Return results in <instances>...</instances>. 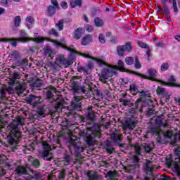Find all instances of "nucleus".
<instances>
[{"mask_svg":"<svg viewBox=\"0 0 180 180\" xmlns=\"http://www.w3.org/2000/svg\"><path fill=\"white\" fill-rule=\"evenodd\" d=\"M84 28L79 27L76 29L73 34V39H75V40H79V39L82 37V34H84Z\"/></svg>","mask_w":180,"mask_h":180,"instance_id":"nucleus-18","label":"nucleus"},{"mask_svg":"<svg viewBox=\"0 0 180 180\" xmlns=\"http://www.w3.org/2000/svg\"><path fill=\"white\" fill-rule=\"evenodd\" d=\"M70 146L75 148V155L76 158L73 161V164H79V165H82L84 157L81 154V153H84V148L81 146V142L77 139L71 140Z\"/></svg>","mask_w":180,"mask_h":180,"instance_id":"nucleus-4","label":"nucleus"},{"mask_svg":"<svg viewBox=\"0 0 180 180\" xmlns=\"http://www.w3.org/2000/svg\"><path fill=\"white\" fill-rule=\"evenodd\" d=\"M122 139L123 134L117 131H115L111 134V140H112L115 146H118L120 148H126V143H122Z\"/></svg>","mask_w":180,"mask_h":180,"instance_id":"nucleus-7","label":"nucleus"},{"mask_svg":"<svg viewBox=\"0 0 180 180\" xmlns=\"http://www.w3.org/2000/svg\"><path fill=\"white\" fill-rule=\"evenodd\" d=\"M72 161V156L68 153H65L63 156V162L65 165H70Z\"/></svg>","mask_w":180,"mask_h":180,"instance_id":"nucleus-29","label":"nucleus"},{"mask_svg":"<svg viewBox=\"0 0 180 180\" xmlns=\"http://www.w3.org/2000/svg\"><path fill=\"white\" fill-rule=\"evenodd\" d=\"M31 165L34 167V168H39L41 163L40 160L39 159H33V160L31 162Z\"/></svg>","mask_w":180,"mask_h":180,"instance_id":"nucleus-39","label":"nucleus"},{"mask_svg":"<svg viewBox=\"0 0 180 180\" xmlns=\"http://www.w3.org/2000/svg\"><path fill=\"white\" fill-rule=\"evenodd\" d=\"M168 68H169V65H168V63H163L161 65V71H166Z\"/></svg>","mask_w":180,"mask_h":180,"instance_id":"nucleus-57","label":"nucleus"},{"mask_svg":"<svg viewBox=\"0 0 180 180\" xmlns=\"http://www.w3.org/2000/svg\"><path fill=\"white\" fill-rule=\"evenodd\" d=\"M117 172L116 170H110L107 172L105 178H108V180H117Z\"/></svg>","mask_w":180,"mask_h":180,"instance_id":"nucleus-19","label":"nucleus"},{"mask_svg":"<svg viewBox=\"0 0 180 180\" xmlns=\"http://www.w3.org/2000/svg\"><path fill=\"white\" fill-rule=\"evenodd\" d=\"M134 166L129 165L127 167H124V169L125 172H127L128 174H133L134 172Z\"/></svg>","mask_w":180,"mask_h":180,"instance_id":"nucleus-40","label":"nucleus"},{"mask_svg":"<svg viewBox=\"0 0 180 180\" xmlns=\"http://www.w3.org/2000/svg\"><path fill=\"white\" fill-rule=\"evenodd\" d=\"M86 176L88 178V180H98V179H101V176H99V174H98V172H91V171H88L86 172Z\"/></svg>","mask_w":180,"mask_h":180,"instance_id":"nucleus-17","label":"nucleus"},{"mask_svg":"<svg viewBox=\"0 0 180 180\" xmlns=\"http://www.w3.org/2000/svg\"><path fill=\"white\" fill-rule=\"evenodd\" d=\"M112 77V69L104 68L101 70V75H99L100 81L106 84V79H109Z\"/></svg>","mask_w":180,"mask_h":180,"instance_id":"nucleus-10","label":"nucleus"},{"mask_svg":"<svg viewBox=\"0 0 180 180\" xmlns=\"http://www.w3.org/2000/svg\"><path fill=\"white\" fill-rule=\"evenodd\" d=\"M141 147H142V150H143V151L146 153L148 154L150 153H151V151H153V150H154V143H153L152 141H143L141 144Z\"/></svg>","mask_w":180,"mask_h":180,"instance_id":"nucleus-11","label":"nucleus"},{"mask_svg":"<svg viewBox=\"0 0 180 180\" xmlns=\"http://www.w3.org/2000/svg\"><path fill=\"white\" fill-rule=\"evenodd\" d=\"M173 2V8L174 12H178V6H176V0H172Z\"/></svg>","mask_w":180,"mask_h":180,"instance_id":"nucleus-63","label":"nucleus"},{"mask_svg":"<svg viewBox=\"0 0 180 180\" xmlns=\"http://www.w3.org/2000/svg\"><path fill=\"white\" fill-rule=\"evenodd\" d=\"M156 92L158 95H162L164 97H165V99H169V94L167 91H165V89L158 86Z\"/></svg>","mask_w":180,"mask_h":180,"instance_id":"nucleus-24","label":"nucleus"},{"mask_svg":"<svg viewBox=\"0 0 180 180\" xmlns=\"http://www.w3.org/2000/svg\"><path fill=\"white\" fill-rule=\"evenodd\" d=\"M53 53V49L49 46H46L44 49V54L46 56V57H50L51 56V53Z\"/></svg>","mask_w":180,"mask_h":180,"instance_id":"nucleus-41","label":"nucleus"},{"mask_svg":"<svg viewBox=\"0 0 180 180\" xmlns=\"http://www.w3.org/2000/svg\"><path fill=\"white\" fill-rule=\"evenodd\" d=\"M31 85L32 86H34V88H40L43 84L41 83V80L37 79Z\"/></svg>","mask_w":180,"mask_h":180,"instance_id":"nucleus-37","label":"nucleus"},{"mask_svg":"<svg viewBox=\"0 0 180 180\" xmlns=\"http://www.w3.org/2000/svg\"><path fill=\"white\" fill-rule=\"evenodd\" d=\"M93 108L94 107L89 106L86 109V117L89 122H94L95 119H96V115L95 114V112L92 110Z\"/></svg>","mask_w":180,"mask_h":180,"instance_id":"nucleus-14","label":"nucleus"},{"mask_svg":"<svg viewBox=\"0 0 180 180\" xmlns=\"http://www.w3.org/2000/svg\"><path fill=\"white\" fill-rule=\"evenodd\" d=\"M56 27H58L59 30H63L64 29V20H60L58 23L56 24Z\"/></svg>","mask_w":180,"mask_h":180,"instance_id":"nucleus-46","label":"nucleus"},{"mask_svg":"<svg viewBox=\"0 0 180 180\" xmlns=\"http://www.w3.org/2000/svg\"><path fill=\"white\" fill-rule=\"evenodd\" d=\"M37 113L38 116L44 117V116H46V109H44V105H38Z\"/></svg>","mask_w":180,"mask_h":180,"instance_id":"nucleus-28","label":"nucleus"},{"mask_svg":"<svg viewBox=\"0 0 180 180\" xmlns=\"http://www.w3.org/2000/svg\"><path fill=\"white\" fill-rule=\"evenodd\" d=\"M139 46L141 47L142 49H148V50H149L150 47L148 46V45H147V44L143 43V42H139L138 43Z\"/></svg>","mask_w":180,"mask_h":180,"instance_id":"nucleus-55","label":"nucleus"},{"mask_svg":"<svg viewBox=\"0 0 180 180\" xmlns=\"http://www.w3.org/2000/svg\"><path fill=\"white\" fill-rule=\"evenodd\" d=\"M89 43H92V35L91 34L84 35L82 39V46H88Z\"/></svg>","mask_w":180,"mask_h":180,"instance_id":"nucleus-22","label":"nucleus"},{"mask_svg":"<svg viewBox=\"0 0 180 180\" xmlns=\"http://www.w3.org/2000/svg\"><path fill=\"white\" fill-rule=\"evenodd\" d=\"M53 178H55L56 180H64L65 178V169H62L59 172L55 173L53 175Z\"/></svg>","mask_w":180,"mask_h":180,"instance_id":"nucleus-21","label":"nucleus"},{"mask_svg":"<svg viewBox=\"0 0 180 180\" xmlns=\"http://www.w3.org/2000/svg\"><path fill=\"white\" fill-rule=\"evenodd\" d=\"M15 173L18 175H27V169L26 167L23 166H18L15 169Z\"/></svg>","mask_w":180,"mask_h":180,"instance_id":"nucleus-25","label":"nucleus"},{"mask_svg":"<svg viewBox=\"0 0 180 180\" xmlns=\"http://www.w3.org/2000/svg\"><path fill=\"white\" fill-rule=\"evenodd\" d=\"M129 91L131 92H137V86L134 84L130 86Z\"/></svg>","mask_w":180,"mask_h":180,"instance_id":"nucleus-60","label":"nucleus"},{"mask_svg":"<svg viewBox=\"0 0 180 180\" xmlns=\"http://www.w3.org/2000/svg\"><path fill=\"white\" fill-rule=\"evenodd\" d=\"M120 102L123 106H129V108H131V106H134V103L131 102V101L130 100L120 98Z\"/></svg>","mask_w":180,"mask_h":180,"instance_id":"nucleus-31","label":"nucleus"},{"mask_svg":"<svg viewBox=\"0 0 180 180\" xmlns=\"http://www.w3.org/2000/svg\"><path fill=\"white\" fill-rule=\"evenodd\" d=\"M28 39H30V40H33L36 43H43V41H44V39L40 38V37L35 38L34 39H33V38H28Z\"/></svg>","mask_w":180,"mask_h":180,"instance_id":"nucleus-54","label":"nucleus"},{"mask_svg":"<svg viewBox=\"0 0 180 180\" xmlns=\"http://www.w3.org/2000/svg\"><path fill=\"white\" fill-rule=\"evenodd\" d=\"M150 93L147 91H142L141 94V99H148L150 100Z\"/></svg>","mask_w":180,"mask_h":180,"instance_id":"nucleus-44","label":"nucleus"},{"mask_svg":"<svg viewBox=\"0 0 180 180\" xmlns=\"http://www.w3.org/2000/svg\"><path fill=\"white\" fill-rule=\"evenodd\" d=\"M30 39L27 37H21V38H12L8 39H4L3 41H11V46L13 47H16L17 43L16 41H21L22 43H26V41H29Z\"/></svg>","mask_w":180,"mask_h":180,"instance_id":"nucleus-13","label":"nucleus"},{"mask_svg":"<svg viewBox=\"0 0 180 180\" xmlns=\"http://www.w3.org/2000/svg\"><path fill=\"white\" fill-rule=\"evenodd\" d=\"M149 76L146 75L139 74V77L144 78L145 79H150V81H154L155 79V75H157V70L154 69H150L148 70Z\"/></svg>","mask_w":180,"mask_h":180,"instance_id":"nucleus-15","label":"nucleus"},{"mask_svg":"<svg viewBox=\"0 0 180 180\" xmlns=\"http://www.w3.org/2000/svg\"><path fill=\"white\" fill-rule=\"evenodd\" d=\"M134 149H135V153H136L138 154V155H140V151H141L142 149V146H140V144L139 143H135L134 145Z\"/></svg>","mask_w":180,"mask_h":180,"instance_id":"nucleus-47","label":"nucleus"},{"mask_svg":"<svg viewBox=\"0 0 180 180\" xmlns=\"http://www.w3.org/2000/svg\"><path fill=\"white\" fill-rule=\"evenodd\" d=\"M13 123H15L16 126H23V124H25V119L18 115L14 119Z\"/></svg>","mask_w":180,"mask_h":180,"instance_id":"nucleus-30","label":"nucleus"},{"mask_svg":"<svg viewBox=\"0 0 180 180\" xmlns=\"http://www.w3.org/2000/svg\"><path fill=\"white\" fill-rule=\"evenodd\" d=\"M171 1H172V0H164L162 1L163 9H164L165 12H166L167 16H168V15H169V9H168V6H167V2H171Z\"/></svg>","mask_w":180,"mask_h":180,"instance_id":"nucleus-36","label":"nucleus"},{"mask_svg":"<svg viewBox=\"0 0 180 180\" xmlns=\"http://www.w3.org/2000/svg\"><path fill=\"white\" fill-rule=\"evenodd\" d=\"M45 99L49 103H55L53 112H62L65 106V101L63 98V96L56 95L57 89L53 86H49L45 89Z\"/></svg>","mask_w":180,"mask_h":180,"instance_id":"nucleus-1","label":"nucleus"},{"mask_svg":"<svg viewBox=\"0 0 180 180\" xmlns=\"http://www.w3.org/2000/svg\"><path fill=\"white\" fill-rule=\"evenodd\" d=\"M15 92L18 94V95L19 96H20V95H22V94H23V91L26 89L25 88V86H23V85L19 84L15 87Z\"/></svg>","mask_w":180,"mask_h":180,"instance_id":"nucleus-33","label":"nucleus"},{"mask_svg":"<svg viewBox=\"0 0 180 180\" xmlns=\"http://www.w3.org/2000/svg\"><path fill=\"white\" fill-rule=\"evenodd\" d=\"M94 22L97 27L103 26V21H102V20H101L99 18H95Z\"/></svg>","mask_w":180,"mask_h":180,"instance_id":"nucleus-48","label":"nucleus"},{"mask_svg":"<svg viewBox=\"0 0 180 180\" xmlns=\"http://www.w3.org/2000/svg\"><path fill=\"white\" fill-rule=\"evenodd\" d=\"M14 23L17 27L19 26V25H20V16L15 17Z\"/></svg>","mask_w":180,"mask_h":180,"instance_id":"nucleus-56","label":"nucleus"},{"mask_svg":"<svg viewBox=\"0 0 180 180\" xmlns=\"http://www.w3.org/2000/svg\"><path fill=\"white\" fill-rule=\"evenodd\" d=\"M125 51H131V44L130 42L127 43L125 45L122 46Z\"/></svg>","mask_w":180,"mask_h":180,"instance_id":"nucleus-50","label":"nucleus"},{"mask_svg":"<svg viewBox=\"0 0 180 180\" xmlns=\"http://www.w3.org/2000/svg\"><path fill=\"white\" fill-rule=\"evenodd\" d=\"M79 72H84V74L88 75V70L82 66H79L77 68Z\"/></svg>","mask_w":180,"mask_h":180,"instance_id":"nucleus-52","label":"nucleus"},{"mask_svg":"<svg viewBox=\"0 0 180 180\" xmlns=\"http://www.w3.org/2000/svg\"><path fill=\"white\" fill-rule=\"evenodd\" d=\"M27 169H28V171H30V172H32V174H34V179L35 180H41L43 179V176H41V173L34 171L33 170V169L30 168V167H27Z\"/></svg>","mask_w":180,"mask_h":180,"instance_id":"nucleus-27","label":"nucleus"},{"mask_svg":"<svg viewBox=\"0 0 180 180\" xmlns=\"http://www.w3.org/2000/svg\"><path fill=\"white\" fill-rule=\"evenodd\" d=\"M17 79H20V73L14 72L10 75V80L12 84H19V81Z\"/></svg>","mask_w":180,"mask_h":180,"instance_id":"nucleus-23","label":"nucleus"},{"mask_svg":"<svg viewBox=\"0 0 180 180\" xmlns=\"http://www.w3.org/2000/svg\"><path fill=\"white\" fill-rule=\"evenodd\" d=\"M147 116H153V115H155V110H149L146 112Z\"/></svg>","mask_w":180,"mask_h":180,"instance_id":"nucleus-62","label":"nucleus"},{"mask_svg":"<svg viewBox=\"0 0 180 180\" xmlns=\"http://www.w3.org/2000/svg\"><path fill=\"white\" fill-rule=\"evenodd\" d=\"M10 128L11 129V134L8 137V143L9 144L13 145L19 140L20 132H18V125H15L13 123L10 125Z\"/></svg>","mask_w":180,"mask_h":180,"instance_id":"nucleus-6","label":"nucleus"},{"mask_svg":"<svg viewBox=\"0 0 180 180\" xmlns=\"http://www.w3.org/2000/svg\"><path fill=\"white\" fill-rule=\"evenodd\" d=\"M156 122L159 126H162V127H167V122H165L162 121V119H161V117H158L156 119Z\"/></svg>","mask_w":180,"mask_h":180,"instance_id":"nucleus-42","label":"nucleus"},{"mask_svg":"<svg viewBox=\"0 0 180 180\" xmlns=\"http://www.w3.org/2000/svg\"><path fill=\"white\" fill-rule=\"evenodd\" d=\"M174 154L176 156L175 158L176 160H178L179 162H180V147L178 146L175 150H174Z\"/></svg>","mask_w":180,"mask_h":180,"instance_id":"nucleus-45","label":"nucleus"},{"mask_svg":"<svg viewBox=\"0 0 180 180\" xmlns=\"http://www.w3.org/2000/svg\"><path fill=\"white\" fill-rule=\"evenodd\" d=\"M140 160V159L139 158V156H132L131 158V161L132 162H134V164H136V162H139V161Z\"/></svg>","mask_w":180,"mask_h":180,"instance_id":"nucleus-61","label":"nucleus"},{"mask_svg":"<svg viewBox=\"0 0 180 180\" xmlns=\"http://www.w3.org/2000/svg\"><path fill=\"white\" fill-rule=\"evenodd\" d=\"M101 127L98 124H94L90 128L79 131V136L82 137L84 141L86 143L87 146H93L96 144V140L95 137H98L101 139L102 136L101 135Z\"/></svg>","mask_w":180,"mask_h":180,"instance_id":"nucleus-2","label":"nucleus"},{"mask_svg":"<svg viewBox=\"0 0 180 180\" xmlns=\"http://www.w3.org/2000/svg\"><path fill=\"white\" fill-rule=\"evenodd\" d=\"M106 150L108 154H112L113 151H115V148H110L109 143H108Z\"/></svg>","mask_w":180,"mask_h":180,"instance_id":"nucleus-58","label":"nucleus"},{"mask_svg":"<svg viewBox=\"0 0 180 180\" xmlns=\"http://www.w3.org/2000/svg\"><path fill=\"white\" fill-rule=\"evenodd\" d=\"M78 77H72L70 82H69L70 88L75 94H79V91L82 94H84L86 98H90L92 95V84H81V82L77 80Z\"/></svg>","mask_w":180,"mask_h":180,"instance_id":"nucleus-3","label":"nucleus"},{"mask_svg":"<svg viewBox=\"0 0 180 180\" xmlns=\"http://www.w3.org/2000/svg\"><path fill=\"white\" fill-rule=\"evenodd\" d=\"M20 65H23L24 67H26L27 65V60L26 59H22L20 61Z\"/></svg>","mask_w":180,"mask_h":180,"instance_id":"nucleus-64","label":"nucleus"},{"mask_svg":"<svg viewBox=\"0 0 180 180\" xmlns=\"http://www.w3.org/2000/svg\"><path fill=\"white\" fill-rule=\"evenodd\" d=\"M18 57H19L18 51H15L11 53V58H18Z\"/></svg>","mask_w":180,"mask_h":180,"instance_id":"nucleus-59","label":"nucleus"},{"mask_svg":"<svg viewBox=\"0 0 180 180\" xmlns=\"http://www.w3.org/2000/svg\"><path fill=\"white\" fill-rule=\"evenodd\" d=\"M40 99H41L40 96L30 94L25 98V101L28 105H31L33 108H36L37 104L40 103Z\"/></svg>","mask_w":180,"mask_h":180,"instance_id":"nucleus-9","label":"nucleus"},{"mask_svg":"<svg viewBox=\"0 0 180 180\" xmlns=\"http://www.w3.org/2000/svg\"><path fill=\"white\" fill-rule=\"evenodd\" d=\"M41 144H42L43 151H48V152L51 151V146H50V144H49L47 141H43L41 142Z\"/></svg>","mask_w":180,"mask_h":180,"instance_id":"nucleus-34","label":"nucleus"},{"mask_svg":"<svg viewBox=\"0 0 180 180\" xmlns=\"http://www.w3.org/2000/svg\"><path fill=\"white\" fill-rule=\"evenodd\" d=\"M155 165H153V161L146 160L145 164L143 165V169L146 171L148 175H153V172Z\"/></svg>","mask_w":180,"mask_h":180,"instance_id":"nucleus-12","label":"nucleus"},{"mask_svg":"<svg viewBox=\"0 0 180 180\" xmlns=\"http://www.w3.org/2000/svg\"><path fill=\"white\" fill-rule=\"evenodd\" d=\"M126 63L128 64V65H131L133 63H134V60L132 57H127L125 59Z\"/></svg>","mask_w":180,"mask_h":180,"instance_id":"nucleus-51","label":"nucleus"},{"mask_svg":"<svg viewBox=\"0 0 180 180\" xmlns=\"http://www.w3.org/2000/svg\"><path fill=\"white\" fill-rule=\"evenodd\" d=\"M39 155L45 160V161H51V160H54V155L51 151H41L39 152Z\"/></svg>","mask_w":180,"mask_h":180,"instance_id":"nucleus-16","label":"nucleus"},{"mask_svg":"<svg viewBox=\"0 0 180 180\" xmlns=\"http://www.w3.org/2000/svg\"><path fill=\"white\" fill-rule=\"evenodd\" d=\"M136 105V108H132L129 109V113H131V115H134V113H136V112H137V109H139V107L137 105V101L135 103Z\"/></svg>","mask_w":180,"mask_h":180,"instance_id":"nucleus-53","label":"nucleus"},{"mask_svg":"<svg viewBox=\"0 0 180 180\" xmlns=\"http://www.w3.org/2000/svg\"><path fill=\"white\" fill-rule=\"evenodd\" d=\"M48 13L49 16H53L56 13V7L53 6H49L48 7Z\"/></svg>","mask_w":180,"mask_h":180,"instance_id":"nucleus-43","label":"nucleus"},{"mask_svg":"<svg viewBox=\"0 0 180 180\" xmlns=\"http://www.w3.org/2000/svg\"><path fill=\"white\" fill-rule=\"evenodd\" d=\"M175 77L174 76H171V77L169 79V83H166L165 82H162L161 80L159 81V82H161L163 85H168L169 86H174L175 85Z\"/></svg>","mask_w":180,"mask_h":180,"instance_id":"nucleus-32","label":"nucleus"},{"mask_svg":"<svg viewBox=\"0 0 180 180\" xmlns=\"http://www.w3.org/2000/svg\"><path fill=\"white\" fill-rule=\"evenodd\" d=\"M56 61H58L60 67L68 68L70 65H72V64H74V61H75V55L74 53H70L68 58L63 55H60L56 58Z\"/></svg>","mask_w":180,"mask_h":180,"instance_id":"nucleus-5","label":"nucleus"},{"mask_svg":"<svg viewBox=\"0 0 180 180\" xmlns=\"http://www.w3.org/2000/svg\"><path fill=\"white\" fill-rule=\"evenodd\" d=\"M126 51L124 50V48H123L122 46H119L117 48V53L118 56H120V57H123L124 56V52Z\"/></svg>","mask_w":180,"mask_h":180,"instance_id":"nucleus-38","label":"nucleus"},{"mask_svg":"<svg viewBox=\"0 0 180 180\" xmlns=\"http://www.w3.org/2000/svg\"><path fill=\"white\" fill-rule=\"evenodd\" d=\"M82 0H71L70 6L71 8H75V6L81 7Z\"/></svg>","mask_w":180,"mask_h":180,"instance_id":"nucleus-35","label":"nucleus"},{"mask_svg":"<svg viewBox=\"0 0 180 180\" xmlns=\"http://www.w3.org/2000/svg\"><path fill=\"white\" fill-rule=\"evenodd\" d=\"M113 68H115V70H119V71H122V72H127L128 71L127 69L124 68V63H123V61H122V60H119L118 66L115 65Z\"/></svg>","mask_w":180,"mask_h":180,"instance_id":"nucleus-26","label":"nucleus"},{"mask_svg":"<svg viewBox=\"0 0 180 180\" xmlns=\"http://www.w3.org/2000/svg\"><path fill=\"white\" fill-rule=\"evenodd\" d=\"M139 123L137 120H133L131 118H127L122 123L123 131H126L127 129L129 130H134L136 125Z\"/></svg>","mask_w":180,"mask_h":180,"instance_id":"nucleus-8","label":"nucleus"},{"mask_svg":"<svg viewBox=\"0 0 180 180\" xmlns=\"http://www.w3.org/2000/svg\"><path fill=\"white\" fill-rule=\"evenodd\" d=\"M75 102L71 103L70 108V110H79L81 109V103L78 101V97H75Z\"/></svg>","mask_w":180,"mask_h":180,"instance_id":"nucleus-20","label":"nucleus"},{"mask_svg":"<svg viewBox=\"0 0 180 180\" xmlns=\"http://www.w3.org/2000/svg\"><path fill=\"white\" fill-rule=\"evenodd\" d=\"M49 34L50 36H55V37H58V32H57V30L54 28H52L49 32Z\"/></svg>","mask_w":180,"mask_h":180,"instance_id":"nucleus-49","label":"nucleus"}]
</instances>
